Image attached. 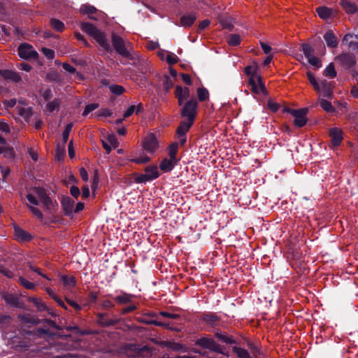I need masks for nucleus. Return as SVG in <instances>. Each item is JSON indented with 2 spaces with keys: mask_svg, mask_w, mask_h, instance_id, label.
<instances>
[{
  "mask_svg": "<svg viewBox=\"0 0 358 358\" xmlns=\"http://www.w3.org/2000/svg\"><path fill=\"white\" fill-rule=\"evenodd\" d=\"M0 272H1V273H3V274H4L6 276H7L8 278H12V277H13V273H12L10 270H8V269L6 268H5L3 266H2V265H0Z\"/></svg>",
  "mask_w": 358,
  "mask_h": 358,
  "instance_id": "nucleus-61",
  "label": "nucleus"
},
{
  "mask_svg": "<svg viewBox=\"0 0 358 358\" xmlns=\"http://www.w3.org/2000/svg\"><path fill=\"white\" fill-rule=\"evenodd\" d=\"M18 114L22 117L26 121H28L31 116V111L29 108L22 106H17Z\"/></svg>",
  "mask_w": 358,
  "mask_h": 358,
  "instance_id": "nucleus-23",
  "label": "nucleus"
},
{
  "mask_svg": "<svg viewBox=\"0 0 358 358\" xmlns=\"http://www.w3.org/2000/svg\"><path fill=\"white\" fill-rule=\"evenodd\" d=\"M143 148L148 153H154L158 148V141L153 134H148L143 143Z\"/></svg>",
  "mask_w": 358,
  "mask_h": 358,
  "instance_id": "nucleus-4",
  "label": "nucleus"
},
{
  "mask_svg": "<svg viewBox=\"0 0 358 358\" xmlns=\"http://www.w3.org/2000/svg\"><path fill=\"white\" fill-rule=\"evenodd\" d=\"M62 281L63 284L67 287H72L76 284V280L73 276L62 275Z\"/></svg>",
  "mask_w": 358,
  "mask_h": 358,
  "instance_id": "nucleus-27",
  "label": "nucleus"
},
{
  "mask_svg": "<svg viewBox=\"0 0 358 358\" xmlns=\"http://www.w3.org/2000/svg\"><path fill=\"white\" fill-rule=\"evenodd\" d=\"M307 77L308 78V80L310 82V83L313 85L314 90H318L319 89V83L316 78H315V76H313V74L310 72H308L307 73Z\"/></svg>",
  "mask_w": 358,
  "mask_h": 358,
  "instance_id": "nucleus-43",
  "label": "nucleus"
},
{
  "mask_svg": "<svg viewBox=\"0 0 358 358\" xmlns=\"http://www.w3.org/2000/svg\"><path fill=\"white\" fill-rule=\"evenodd\" d=\"M74 201L69 197L64 198L62 200V206L65 215L71 216L73 213Z\"/></svg>",
  "mask_w": 358,
  "mask_h": 358,
  "instance_id": "nucleus-13",
  "label": "nucleus"
},
{
  "mask_svg": "<svg viewBox=\"0 0 358 358\" xmlns=\"http://www.w3.org/2000/svg\"><path fill=\"white\" fill-rule=\"evenodd\" d=\"M3 154L7 157H13L14 156L13 149L6 146L4 152Z\"/></svg>",
  "mask_w": 358,
  "mask_h": 358,
  "instance_id": "nucleus-62",
  "label": "nucleus"
},
{
  "mask_svg": "<svg viewBox=\"0 0 358 358\" xmlns=\"http://www.w3.org/2000/svg\"><path fill=\"white\" fill-rule=\"evenodd\" d=\"M289 113L294 117V124L296 127H302L307 123V108L290 109Z\"/></svg>",
  "mask_w": 358,
  "mask_h": 358,
  "instance_id": "nucleus-2",
  "label": "nucleus"
},
{
  "mask_svg": "<svg viewBox=\"0 0 358 358\" xmlns=\"http://www.w3.org/2000/svg\"><path fill=\"white\" fill-rule=\"evenodd\" d=\"M257 64H255L254 65H251V66H248L245 68V73L248 76H250V78H252V77H258L259 76H257L256 74V72H257Z\"/></svg>",
  "mask_w": 358,
  "mask_h": 358,
  "instance_id": "nucleus-29",
  "label": "nucleus"
},
{
  "mask_svg": "<svg viewBox=\"0 0 358 358\" xmlns=\"http://www.w3.org/2000/svg\"><path fill=\"white\" fill-rule=\"evenodd\" d=\"M249 84L251 86L252 90L254 93L259 94L261 92H264L265 87L262 83L260 76L250 78Z\"/></svg>",
  "mask_w": 358,
  "mask_h": 358,
  "instance_id": "nucleus-11",
  "label": "nucleus"
},
{
  "mask_svg": "<svg viewBox=\"0 0 358 358\" xmlns=\"http://www.w3.org/2000/svg\"><path fill=\"white\" fill-rule=\"evenodd\" d=\"M198 343L202 347L212 350L215 349L216 345V343L214 341V340L208 338H201Z\"/></svg>",
  "mask_w": 358,
  "mask_h": 358,
  "instance_id": "nucleus-21",
  "label": "nucleus"
},
{
  "mask_svg": "<svg viewBox=\"0 0 358 358\" xmlns=\"http://www.w3.org/2000/svg\"><path fill=\"white\" fill-rule=\"evenodd\" d=\"M241 42V37L238 34H231L229 36L228 43L230 45L236 46Z\"/></svg>",
  "mask_w": 358,
  "mask_h": 358,
  "instance_id": "nucleus-37",
  "label": "nucleus"
},
{
  "mask_svg": "<svg viewBox=\"0 0 358 358\" xmlns=\"http://www.w3.org/2000/svg\"><path fill=\"white\" fill-rule=\"evenodd\" d=\"M308 60V62L315 68L318 69L321 67L322 63L319 58L316 57L314 55H312L307 58Z\"/></svg>",
  "mask_w": 358,
  "mask_h": 358,
  "instance_id": "nucleus-41",
  "label": "nucleus"
},
{
  "mask_svg": "<svg viewBox=\"0 0 358 358\" xmlns=\"http://www.w3.org/2000/svg\"><path fill=\"white\" fill-rule=\"evenodd\" d=\"M176 96L178 100L179 105H182L184 100L189 96V88L177 86L176 89Z\"/></svg>",
  "mask_w": 358,
  "mask_h": 358,
  "instance_id": "nucleus-15",
  "label": "nucleus"
},
{
  "mask_svg": "<svg viewBox=\"0 0 358 358\" xmlns=\"http://www.w3.org/2000/svg\"><path fill=\"white\" fill-rule=\"evenodd\" d=\"M317 13L323 20L330 18L334 14V10L327 7H319L316 9Z\"/></svg>",
  "mask_w": 358,
  "mask_h": 358,
  "instance_id": "nucleus-18",
  "label": "nucleus"
},
{
  "mask_svg": "<svg viewBox=\"0 0 358 358\" xmlns=\"http://www.w3.org/2000/svg\"><path fill=\"white\" fill-rule=\"evenodd\" d=\"M50 24L56 31H62L64 30V24L60 20L52 19L50 20Z\"/></svg>",
  "mask_w": 358,
  "mask_h": 358,
  "instance_id": "nucleus-32",
  "label": "nucleus"
},
{
  "mask_svg": "<svg viewBox=\"0 0 358 358\" xmlns=\"http://www.w3.org/2000/svg\"><path fill=\"white\" fill-rule=\"evenodd\" d=\"M302 50L306 58L313 55V50L310 45L303 44L302 46Z\"/></svg>",
  "mask_w": 358,
  "mask_h": 358,
  "instance_id": "nucleus-48",
  "label": "nucleus"
},
{
  "mask_svg": "<svg viewBox=\"0 0 358 358\" xmlns=\"http://www.w3.org/2000/svg\"><path fill=\"white\" fill-rule=\"evenodd\" d=\"M339 3L348 14H354L358 10V6L349 0H341Z\"/></svg>",
  "mask_w": 358,
  "mask_h": 358,
  "instance_id": "nucleus-14",
  "label": "nucleus"
},
{
  "mask_svg": "<svg viewBox=\"0 0 358 358\" xmlns=\"http://www.w3.org/2000/svg\"><path fill=\"white\" fill-rule=\"evenodd\" d=\"M3 103L6 108H9L14 107L17 103V101L15 99H12L10 100H5Z\"/></svg>",
  "mask_w": 358,
  "mask_h": 358,
  "instance_id": "nucleus-55",
  "label": "nucleus"
},
{
  "mask_svg": "<svg viewBox=\"0 0 358 358\" xmlns=\"http://www.w3.org/2000/svg\"><path fill=\"white\" fill-rule=\"evenodd\" d=\"M110 92L116 95H121L125 91L124 88L118 85H111L109 86Z\"/></svg>",
  "mask_w": 358,
  "mask_h": 358,
  "instance_id": "nucleus-34",
  "label": "nucleus"
},
{
  "mask_svg": "<svg viewBox=\"0 0 358 358\" xmlns=\"http://www.w3.org/2000/svg\"><path fill=\"white\" fill-rule=\"evenodd\" d=\"M233 350L238 358H252L249 352L245 349L234 347Z\"/></svg>",
  "mask_w": 358,
  "mask_h": 358,
  "instance_id": "nucleus-26",
  "label": "nucleus"
},
{
  "mask_svg": "<svg viewBox=\"0 0 358 358\" xmlns=\"http://www.w3.org/2000/svg\"><path fill=\"white\" fill-rule=\"evenodd\" d=\"M112 42L117 52L123 57H127L129 56V52L126 48L124 41L121 37L113 34L112 36Z\"/></svg>",
  "mask_w": 358,
  "mask_h": 358,
  "instance_id": "nucleus-5",
  "label": "nucleus"
},
{
  "mask_svg": "<svg viewBox=\"0 0 358 358\" xmlns=\"http://www.w3.org/2000/svg\"><path fill=\"white\" fill-rule=\"evenodd\" d=\"M59 106V101L58 99H54L53 101L48 103L46 108L49 112H53L57 110Z\"/></svg>",
  "mask_w": 358,
  "mask_h": 358,
  "instance_id": "nucleus-38",
  "label": "nucleus"
},
{
  "mask_svg": "<svg viewBox=\"0 0 358 358\" xmlns=\"http://www.w3.org/2000/svg\"><path fill=\"white\" fill-rule=\"evenodd\" d=\"M134 180L138 183L146 182L152 180L153 177H150V176L145 173L143 174L136 175Z\"/></svg>",
  "mask_w": 358,
  "mask_h": 358,
  "instance_id": "nucleus-30",
  "label": "nucleus"
},
{
  "mask_svg": "<svg viewBox=\"0 0 358 358\" xmlns=\"http://www.w3.org/2000/svg\"><path fill=\"white\" fill-rule=\"evenodd\" d=\"M159 315L164 317L171 318V319H177L179 317L176 314H172V313H169L165 312V311H161L159 313Z\"/></svg>",
  "mask_w": 358,
  "mask_h": 358,
  "instance_id": "nucleus-58",
  "label": "nucleus"
},
{
  "mask_svg": "<svg viewBox=\"0 0 358 358\" xmlns=\"http://www.w3.org/2000/svg\"><path fill=\"white\" fill-rule=\"evenodd\" d=\"M178 162V160H173L169 158H165L161 162L159 168L164 172L171 171L176 165Z\"/></svg>",
  "mask_w": 358,
  "mask_h": 358,
  "instance_id": "nucleus-17",
  "label": "nucleus"
},
{
  "mask_svg": "<svg viewBox=\"0 0 358 358\" xmlns=\"http://www.w3.org/2000/svg\"><path fill=\"white\" fill-rule=\"evenodd\" d=\"M2 297L6 301V303L8 305H10L14 307H22V303L20 301L19 298L13 294L8 292H4L2 294Z\"/></svg>",
  "mask_w": 358,
  "mask_h": 358,
  "instance_id": "nucleus-12",
  "label": "nucleus"
},
{
  "mask_svg": "<svg viewBox=\"0 0 358 358\" xmlns=\"http://www.w3.org/2000/svg\"><path fill=\"white\" fill-rule=\"evenodd\" d=\"M40 202H41L45 207L48 209H51L54 206V203L50 199L49 196L45 194L44 196L41 199Z\"/></svg>",
  "mask_w": 358,
  "mask_h": 358,
  "instance_id": "nucleus-39",
  "label": "nucleus"
},
{
  "mask_svg": "<svg viewBox=\"0 0 358 358\" xmlns=\"http://www.w3.org/2000/svg\"><path fill=\"white\" fill-rule=\"evenodd\" d=\"M196 16L193 14L183 15L180 18V24L183 27H190L195 21Z\"/></svg>",
  "mask_w": 358,
  "mask_h": 358,
  "instance_id": "nucleus-20",
  "label": "nucleus"
},
{
  "mask_svg": "<svg viewBox=\"0 0 358 358\" xmlns=\"http://www.w3.org/2000/svg\"><path fill=\"white\" fill-rule=\"evenodd\" d=\"M150 160V158L146 155H143L134 159H132V161L136 164H145L148 162Z\"/></svg>",
  "mask_w": 358,
  "mask_h": 358,
  "instance_id": "nucleus-52",
  "label": "nucleus"
},
{
  "mask_svg": "<svg viewBox=\"0 0 358 358\" xmlns=\"http://www.w3.org/2000/svg\"><path fill=\"white\" fill-rule=\"evenodd\" d=\"M42 52L45 55V56L48 59H53L55 57V52L49 48H43L41 49Z\"/></svg>",
  "mask_w": 358,
  "mask_h": 358,
  "instance_id": "nucleus-51",
  "label": "nucleus"
},
{
  "mask_svg": "<svg viewBox=\"0 0 358 358\" xmlns=\"http://www.w3.org/2000/svg\"><path fill=\"white\" fill-rule=\"evenodd\" d=\"M27 199L29 203V204L37 206L40 201V200L34 196V194L29 190L27 195Z\"/></svg>",
  "mask_w": 358,
  "mask_h": 358,
  "instance_id": "nucleus-42",
  "label": "nucleus"
},
{
  "mask_svg": "<svg viewBox=\"0 0 358 358\" xmlns=\"http://www.w3.org/2000/svg\"><path fill=\"white\" fill-rule=\"evenodd\" d=\"M324 38L330 48H335L338 45V40L332 31H327L324 35Z\"/></svg>",
  "mask_w": 358,
  "mask_h": 358,
  "instance_id": "nucleus-19",
  "label": "nucleus"
},
{
  "mask_svg": "<svg viewBox=\"0 0 358 358\" xmlns=\"http://www.w3.org/2000/svg\"><path fill=\"white\" fill-rule=\"evenodd\" d=\"M72 127H73V123H69L68 124L66 127H65V129L62 134V140H63V145H64L65 143L67 142L68 141V138H69V134L72 129Z\"/></svg>",
  "mask_w": 358,
  "mask_h": 358,
  "instance_id": "nucleus-35",
  "label": "nucleus"
},
{
  "mask_svg": "<svg viewBox=\"0 0 358 358\" xmlns=\"http://www.w3.org/2000/svg\"><path fill=\"white\" fill-rule=\"evenodd\" d=\"M324 75L330 78H334L336 76V71L333 63H330L324 69Z\"/></svg>",
  "mask_w": 358,
  "mask_h": 358,
  "instance_id": "nucleus-25",
  "label": "nucleus"
},
{
  "mask_svg": "<svg viewBox=\"0 0 358 358\" xmlns=\"http://www.w3.org/2000/svg\"><path fill=\"white\" fill-rule=\"evenodd\" d=\"M166 59L170 64H174L178 62V57L173 53L168 52L166 54Z\"/></svg>",
  "mask_w": 358,
  "mask_h": 358,
  "instance_id": "nucleus-47",
  "label": "nucleus"
},
{
  "mask_svg": "<svg viewBox=\"0 0 358 358\" xmlns=\"http://www.w3.org/2000/svg\"><path fill=\"white\" fill-rule=\"evenodd\" d=\"M70 192L71 195L75 198H78L80 194L79 188L76 186L71 187Z\"/></svg>",
  "mask_w": 358,
  "mask_h": 358,
  "instance_id": "nucleus-63",
  "label": "nucleus"
},
{
  "mask_svg": "<svg viewBox=\"0 0 358 358\" xmlns=\"http://www.w3.org/2000/svg\"><path fill=\"white\" fill-rule=\"evenodd\" d=\"M315 90L322 96L327 98H330L333 93L331 83L326 80H321L319 83V89Z\"/></svg>",
  "mask_w": 358,
  "mask_h": 358,
  "instance_id": "nucleus-10",
  "label": "nucleus"
},
{
  "mask_svg": "<svg viewBox=\"0 0 358 358\" xmlns=\"http://www.w3.org/2000/svg\"><path fill=\"white\" fill-rule=\"evenodd\" d=\"M329 134L331 138L330 148H334L341 143L343 135L341 129L337 127L331 128L329 131Z\"/></svg>",
  "mask_w": 358,
  "mask_h": 358,
  "instance_id": "nucleus-7",
  "label": "nucleus"
},
{
  "mask_svg": "<svg viewBox=\"0 0 358 358\" xmlns=\"http://www.w3.org/2000/svg\"><path fill=\"white\" fill-rule=\"evenodd\" d=\"M193 122L190 120L183 121L180 123L176 131V134L180 145H184L186 142L185 134L189 131Z\"/></svg>",
  "mask_w": 358,
  "mask_h": 358,
  "instance_id": "nucleus-6",
  "label": "nucleus"
},
{
  "mask_svg": "<svg viewBox=\"0 0 358 358\" xmlns=\"http://www.w3.org/2000/svg\"><path fill=\"white\" fill-rule=\"evenodd\" d=\"M197 95L199 101H203L208 99V92L203 87L197 89Z\"/></svg>",
  "mask_w": 358,
  "mask_h": 358,
  "instance_id": "nucleus-33",
  "label": "nucleus"
},
{
  "mask_svg": "<svg viewBox=\"0 0 358 358\" xmlns=\"http://www.w3.org/2000/svg\"><path fill=\"white\" fill-rule=\"evenodd\" d=\"M108 143L114 148L118 145V141L114 135H109L107 138Z\"/></svg>",
  "mask_w": 358,
  "mask_h": 358,
  "instance_id": "nucleus-53",
  "label": "nucleus"
},
{
  "mask_svg": "<svg viewBox=\"0 0 358 358\" xmlns=\"http://www.w3.org/2000/svg\"><path fill=\"white\" fill-rule=\"evenodd\" d=\"M6 78H10L15 82H17L20 80V77L17 73L11 71L8 72V75H6Z\"/></svg>",
  "mask_w": 358,
  "mask_h": 358,
  "instance_id": "nucleus-57",
  "label": "nucleus"
},
{
  "mask_svg": "<svg viewBox=\"0 0 358 358\" xmlns=\"http://www.w3.org/2000/svg\"><path fill=\"white\" fill-rule=\"evenodd\" d=\"M320 104L322 108L327 113H333L335 110L334 107L331 105V102L325 99H320Z\"/></svg>",
  "mask_w": 358,
  "mask_h": 358,
  "instance_id": "nucleus-24",
  "label": "nucleus"
},
{
  "mask_svg": "<svg viewBox=\"0 0 358 358\" xmlns=\"http://www.w3.org/2000/svg\"><path fill=\"white\" fill-rule=\"evenodd\" d=\"M260 45L265 54H268L271 51V48L267 43L260 41Z\"/></svg>",
  "mask_w": 358,
  "mask_h": 358,
  "instance_id": "nucleus-59",
  "label": "nucleus"
},
{
  "mask_svg": "<svg viewBox=\"0 0 358 358\" xmlns=\"http://www.w3.org/2000/svg\"><path fill=\"white\" fill-rule=\"evenodd\" d=\"M341 66L345 68H351L355 64V56L352 54H342L336 57Z\"/></svg>",
  "mask_w": 358,
  "mask_h": 358,
  "instance_id": "nucleus-9",
  "label": "nucleus"
},
{
  "mask_svg": "<svg viewBox=\"0 0 358 358\" xmlns=\"http://www.w3.org/2000/svg\"><path fill=\"white\" fill-rule=\"evenodd\" d=\"M80 10L83 13H86V14H93L96 12V8L94 7V6H83L80 8Z\"/></svg>",
  "mask_w": 358,
  "mask_h": 358,
  "instance_id": "nucleus-49",
  "label": "nucleus"
},
{
  "mask_svg": "<svg viewBox=\"0 0 358 358\" xmlns=\"http://www.w3.org/2000/svg\"><path fill=\"white\" fill-rule=\"evenodd\" d=\"M145 173L150 177H153V180L159 177V174L158 172L157 167L156 166H148L145 169Z\"/></svg>",
  "mask_w": 358,
  "mask_h": 358,
  "instance_id": "nucleus-28",
  "label": "nucleus"
},
{
  "mask_svg": "<svg viewBox=\"0 0 358 358\" xmlns=\"http://www.w3.org/2000/svg\"><path fill=\"white\" fill-rule=\"evenodd\" d=\"M197 102L195 99L188 101L182 110V115L187 117L188 120L194 122L196 113Z\"/></svg>",
  "mask_w": 358,
  "mask_h": 358,
  "instance_id": "nucleus-3",
  "label": "nucleus"
},
{
  "mask_svg": "<svg viewBox=\"0 0 358 358\" xmlns=\"http://www.w3.org/2000/svg\"><path fill=\"white\" fill-rule=\"evenodd\" d=\"M115 300L120 303H126L130 301V297L127 295L118 296Z\"/></svg>",
  "mask_w": 358,
  "mask_h": 358,
  "instance_id": "nucleus-54",
  "label": "nucleus"
},
{
  "mask_svg": "<svg viewBox=\"0 0 358 358\" xmlns=\"http://www.w3.org/2000/svg\"><path fill=\"white\" fill-rule=\"evenodd\" d=\"M178 152V145L173 143L169 147V158L173 160H178L176 158V153Z\"/></svg>",
  "mask_w": 358,
  "mask_h": 358,
  "instance_id": "nucleus-31",
  "label": "nucleus"
},
{
  "mask_svg": "<svg viewBox=\"0 0 358 358\" xmlns=\"http://www.w3.org/2000/svg\"><path fill=\"white\" fill-rule=\"evenodd\" d=\"M268 106L273 112H276L279 109V105L273 101H268Z\"/></svg>",
  "mask_w": 358,
  "mask_h": 358,
  "instance_id": "nucleus-64",
  "label": "nucleus"
},
{
  "mask_svg": "<svg viewBox=\"0 0 358 358\" xmlns=\"http://www.w3.org/2000/svg\"><path fill=\"white\" fill-rule=\"evenodd\" d=\"M31 301L32 302H34L36 306H37V308L39 309V310H43L45 309V306L44 304L41 302V301L39 299H37V298H33L31 299Z\"/></svg>",
  "mask_w": 358,
  "mask_h": 358,
  "instance_id": "nucleus-56",
  "label": "nucleus"
},
{
  "mask_svg": "<svg viewBox=\"0 0 358 358\" xmlns=\"http://www.w3.org/2000/svg\"><path fill=\"white\" fill-rule=\"evenodd\" d=\"M173 83L169 76H165L163 80V87L166 91H169L172 87Z\"/></svg>",
  "mask_w": 358,
  "mask_h": 358,
  "instance_id": "nucleus-50",
  "label": "nucleus"
},
{
  "mask_svg": "<svg viewBox=\"0 0 358 358\" xmlns=\"http://www.w3.org/2000/svg\"><path fill=\"white\" fill-rule=\"evenodd\" d=\"M99 107L97 103H90L85 106V110L83 113V116H87L90 112L94 110Z\"/></svg>",
  "mask_w": 358,
  "mask_h": 358,
  "instance_id": "nucleus-45",
  "label": "nucleus"
},
{
  "mask_svg": "<svg viewBox=\"0 0 358 358\" xmlns=\"http://www.w3.org/2000/svg\"><path fill=\"white\" fill-rule=\"evenodd\" d=\"M30 191L34 194V196L38 199L40 201L45 194L44 189L41 187H34L31 189Z\"/></svg>",
  "mask_w": 358,
  "mask_h": 358,
  "instance_id": "nucleus-36",
  "label": "nucleus"
},
{
  "mask_svg": "<svg viewBox=\"0 0 358 358\" xmlns=\"http://www.w3.org/2000/svg\"><path fill=\"white\" fill-rule=\"evenodd\" d=\"M29 210L31 211V213L35 215L38 220L42 221L43 220V215L41 211L36 208L35 206H28Z\"/></svg>",
  "mask_w": 358,
  "mask_h": 358,
  "instance_id": "nucleus-40",
  "label": "nucleus"
},
{
  "mask_svg": "<svg viewBox=\"0 0 358 358\" xmlns=\"http://www.w3.org/2000/svg\"><path fill=\"white\" fill-rule=\"evenodd\" d=\"M141 109H142L141 104H138L137 106H129V108L124 113V115H123L124 119L129 117L134 113L138 114V113L141 112Z\"/></svg>",
  "mask_w": 358,
  "mask_h": 358,
  "instance_id": "nucleus-22",
  "label": "nucleus"
},
{
  "mask_svg": "<svg viewBox=\"0 0 358 358\" xmlns=\"http://www.w3.org/2000/svg\"><path fill=\"white\" fill-rule=\"evenodd\" d=\"M112 115V112L107 108H103L98 112V116L109 117Z\"/></svg>",
  "mask_w": 358,
  "mask_h": 358,
  "instance_id": "nucleus-60",
  "label": "nucleus"
},
{
  "mask_svg": "<svg viewBox=\"0 0 358 358\" xmlns=\"http://www.w3.org/2000/svg\"><path fill=\"white\" fill-rule=\"evenodd\" d=\"M204 320L206 322L212 325L215 324L218 322V317L213 314L206 315L204 317Z\"/></svg>",
  "mask_w": 358,
  "mask_h": 358,
  "instance_id": "nucleus-46",
  "label": "nucleus"
},
{
  "mask_svg": "<svg viewBox=\"0 0 358 358\" xmlns=\"http://www.w3.org/2000/svg\"><path fill=\"white\" fill-rule=\"evenodd\" d=\"M18 55L21 58L31 59L36 58L38 53L33 49L31 45L23 43L18 48Z\"/></svg>",
  "mask_w": 358,
  "mask_h": 358,
  "instance_id": "nucleus-8",
  "label": "nucleus"
},
{
  "mask_svg": "<svg viewBox=\"0 0 358 358\" xmlns=\"http://www.w3.org/2000/svg\"><path fill=\"white\" fill-rule=\"evenodd\" d=\"M81 29L93 37L103 50L107 51L110 50V44L106 38L105 34L96 29L94 25L83 22L81 24Z\"/></svg>",
  "mask_w": 358,
  "mask_h": 358,
  "instance_id": "nucleus-1",
  "label": "nucleus"
},
{
  "mask_svg": "<svg viewBox=\"0 0 358 358\" xmlns=\"http://www.w3.org/2000/svg\"><path fill=\"white\" fill-rule=\"evenodd\" d=\"M15 237L18 241H28L31 238V236L27 231L23 230L19 227H15Z\"/></svg>",
  "mask_w": 358,
  "mask_h": 358,
  "instance_id": "nucleus-16",
  "label": "nucleus"
},
{
  "mask_svg": "<svg viewBox=\"0 0 358 358\" xmlns=\"http://www.w3.org/2000/svg\"><path fill=\"white\" fill-rule=\"evenodd\" d=\"M19 281L20 284L25 287L27 289H34L35 287V284L32 283L27 280L24 279V278L20 277L19 278Z\"/></svg>",
  "mask_w": 358,
  "mask_h": 358,
  "instance_id": "nucleus-44",
  "label": "nucleus"
}]
</instances>
